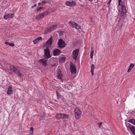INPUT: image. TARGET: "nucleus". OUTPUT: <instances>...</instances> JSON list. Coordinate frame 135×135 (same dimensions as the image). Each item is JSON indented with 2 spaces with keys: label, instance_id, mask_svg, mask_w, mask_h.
<instances>
[{
  "label": "nucleus",
  "instance_id": "obj_1",
  "mask_svg": "<svg viewBox=\"0 0 135 135\" xmlns=\"http://www.w3.org/2000/svg\"><path fill=\"white\" fill-rule=\"evenodd\" d=\"M10 68L11 70L14 72L18 76H21L22 74L20 73L19 70L16 68L14 66H10Z\"/></svg>",
  "mask_w": 135,
  "mask_h": 135
},
{
  "label": "nucleus",
  "instance_id": "obj_2",
  "mask_svg": "<svg viewBox=\"0 0 135 135\" xmlns=\"http://www.w3.org/2000/svg\"><path fill=\"white\" fill-rule=\"evenodd\" d=\"M44 56L45 59H48L50 58L51 56L50 54V51L48 47L44 50Z\"/></svg>",
  "mask_w": 135,
  "mask_h": 135
},
{
  "label": "nucleus",
  "instance_id": "obj_3",
  "mask_svg": "<svg viewBox=\"0 0 135 135\" xmlns=\"http://www.w3.org/2000/svg\"><path fill=\"white\" fill-rule=\"evenodd\" d=\"M48 13V12L47 11L45 12L44 13L38 15L36 16V20H39L44 17L47 16Z\"/></svg>",
  "mask_w": 135,
  "mask_h": 135
},
{
  "label": "nucleus",
  "instance_id": "obj_4",
  "mask_svg": "<svg viewBox=\"0 0 135 135\" xmlns=\"http://www.w3.org/2000/svg\"><path fill=\"white\" fill-rule=\"evenodd\" d=\"M69 24L70 26L76 29H79L80 28V27L78 24L74 22L70 21L69 22Z\"/></svg>",
  "mask_w": 135,
  "mask_h": 135
},
{
  "label": "nucleus",
  "instance_id": "obj_5",
  "mask_svg": "<svg viewBox=\"0 0 135 135\" xmlns=\"http://www.w3.org/2000/svg\"><path fill=\"white\" fill-rule=\"evenodd\" d=\"M79 52V50L78 49H76L73 51L72 53V57L75 60H76Z\"/></svg>",
  "mask_w": 135,
  "mask_h": 135
},
{
  "label": "nucleus",
  "instance_id": "obj_6",
  "mask_svg": "<svg viewBox=\"0 0 135 135\" xmlns=\"http://www.w3.org/2000/svg\"><path fill=\"white\" fill-rule=\"evenodd\" d=\"M75 115L76 117L79 119L80 117L81 114V112L78 109L76 108L75 110Z\"/></svg>",
  "mask_w": 135,
  "mask_h": 135
},
{
  "label": "nucleus",
  "instance_id": "obj_7",
  "mask_svg": "<svg viewBox=\"0 0 135 135\" xmlns=\"http://www.w3.org/2000/svg\"><path fill=\"white\" fill-rule=\"evenodd\" d=\"M57 44L59 47L60 48H62L64 47L65 45V42L62 40L60 39L59 40Z\"/></svg>",
  "mask_w": 135,
  "mask_h": 135
},
{
  "label": "nucleus",
  "instance_id": "obj_8",
  "mask_svg": "<svg viewBox=\"0 0 135 135\" xmlns=\"http://www.w3.org/2000/svg\"><path fill=\"white\" fill-rule=\"evenodd\" d=\"M57 27L56 25H52L50 26V28L45 31L46 33H48L55 30Z\"/></svg>",
  "mask_w": 135,
  "mask_h": 135
},
{
  "label": "nucleus",
  "instance_id": "obj_9",
  "mask_svg": "<svg viewBox=\"0 0 135 135\" xmlns=\"http://www.w3.org/2000/svg\"><path fill=\"white\" fill-rule=\"evenodd\" d=\"M53 40L52 38L51 37L44 44V46H47V47H50L51 46Z\"/></svg>",
  "mask_w": 135,
  "mask_h": 135
},
{
  "label": "nucleus",
  "instance_id": "obj_10",
  "mask_svg": "<svg viewBox=\"0 0 135 135\" xmlns=\"http://www.w3.org/2000/svg\"><path fill=\"white\" fill-rule=\"evenodd\" d=\"M70 71L72 74H75L76 73V68L72 64L70 65Z\"/></svg>",
  "mask_w": 135,
  "mask_h": 135
},
{
  "label": "nucleus",
  "instance_id": "obj_11",
  "mask_svg": "<svg viewBox=\"0 0 135 135\" xmlns=\"http://www.w3.org/2000/svg\"><path fill=\"white\" fill-rule=\"evenodd\" d=\"M66 4L70 7H72L75 5L76 3L74 1H67L65 2Z\"/></svg>",
  "mask_w": 135,
  "mask_h": 135
},
{
  "label": "nucleus",
  "instance_id": "obj_12",
  "mask_svg": "<svg viewBox=\"0 0 135 135\" xmlns=\"http://www.w3.org/2000/svg\"><path fill=\"white\" fill-rule=\"evenodd\" d=\"M39 64L44 66H46L47 65V60L44 59H41L38 60Z\"/></svg>",
  "mask_w": 135,
  "mask_h": 135
},
{
  "label": "nucleus",
  "instance_id": "obj_13",
  "mask_svg": "<svg viewBox=\"0 0 135 135\" xmlns=\"http://www.w3.org/2000/svg\"><path fill=\"white\" fill-rule=\"evenodd\" d=\"M14 14L13 13H9L5 15L4 16V19H7L8 18H11L13 17Z\"/></svg>",
  "mask_w": 135,
  "mask_h": 135
},
{
  "label": "nucleus",
  "instance_id": "obj_14",
  "mask_svg": "<svg viewBox=\"0 0 135 135\" xmlns=\"http://www.w3.org/2000/svg\"><path fill=\"white\" fill-rule=\"evenodd\" d=\"M12 93V87L11 86H9L8 89L7 94L8 95H10Z\"/></svg>",
  "mask_w": 135,
  "mask_h": 135
},
{
  "label": "nucleus",
  "instance_id": "obj_15",
  "mask_svg": "<svg viewBox=\"0 0 135 135\" xmlns=\"http://www.w3.org/2000/svg\"><path fill=\"white\" fill-rule=\"evenodd\" d=\"M60 52L61 51L59 49H56L54 51L53 54L54 56H57L59 55Z\"/></svg>",
  "mask_w": 135,
  "mask_h": 135
},
{
  "label": "nucleus",
  "instance_id": "obj_16",
  "mask_svg": "<svg viewBox=\"0 0 135 135\" xmlns=\"http://www.w3.org/2000/svg\"><path fill=\"white\" fill-rule=\"evenodd\" d=\"M135 66V65L133 63H131L130 64L129 66L128 69L127 71V72L128 73L130 72L132 69Z\"/></svg>",
  "mask_w": 135,
  "mask_h": 135
},
{
  "label": "nucleus",
  "instance_id": "obj_17",
  "mask_svg": "<svg viewBox=\"0 0 135 135\" xmlns=\"http://www.w3.org/2000/svg\"><path fill=\"white\" fill-rule=\"evenodd\" d=\"M129 128L131 130L132 133L135 135V127L130 126L129 127Z\"/></svg>",
  "mask_w": 135,
  "mask_h": 135
},
{
  "label": "nucleus",
  "instance_id": "obj_18",
  "mask_svg": "<svg viewBox=\"0 0 135 135\" xmlns=\"http://www.w3.org/2000/svg\"><path fill=\"white\" fill-rule=\"evenodd\" d=\"M56 118L59 119H62L63 117V114L61 113L57 114L56 115Z\"/></svg>",
  "mask_w": 135,
  "mask_h": 135
},
{
  "label": "nucleus",
  "instance_id": "obj_19",
  "mask_svg": "<svg viewBox=\"0 0 135 135\" xmlns=\"http://www.w3.org/2000/svg\"><path fill=\"white\" fill-rule=\"evenodd\" d=\"M66 59V58L64 56H61L60 57L59 59V62H63Z\"/></svg>",
  "mask_w": 135,
  "mask_h": 135
},
{
  "label": "nucleus",
  "instance_id": "obj_20",
  "mask_svg": "<svg viewBox=\"0 0 135 135\" xmlns=\"http://www.w3.org/2000/svg\"><path fill=\"white\" fill-rule=\"evenodd\" d=\"M64 87L65 88L66 90L67 91L69 90L70 89V87L71 86L70 85H68L67 84H64V85H63Z\"/></svg>",
  "mask_w": 135,
  "mask_h": 135
},
{
  "label": "nucleus",
  "instance_id": "obj_21",
  "mask_svg": "<svg viewBox=\"0 0 135 135\" xmlns=\"http://www.w3.org/2000/svg\"><path fill=\"white\" fill-rule=\"evenodd\" d=\"M57 76V77L58 79H61V78L62 76V75L61 73V71H59L58 72Z\"/></svg>",
  "mask_w": 135,
  "mask_h": 135
},
{
  "label": "nucleus",
  "instance_id": "obj_22",
  "mask_svg": "<svg viewBox=\"0 0 135 135\" xmlns=\"http://www.w3.org/2000/svg\"><path fill=\"white\" fill-rule=\"evenodd\" d=\"M42 38L41 37H39L36 39L33 40V42L34 44H36Z\"/></svg>",
  "mask_w": 135,
  "mask_h": 135
},
{
  "label": "nucleus",
  "instance_id": "obj_23",
  "mask_svg": "<svg viewBox=\"0 0 135 135\" xmlns=\"http://www.w3.org/2000/svg\"><path fill=\"white\" fill-rule=\"evenodd\" d=\"M5 44L6 45H9L10 46L13 47L15 45L13 43H10L9 42H5Z\"/></svg>",
  "mask_w": 135,
  "mask_h": 135
},
{
  "label": "nucleus",
  "instance_id": "obj_24",
  "mask_svg": "<svg viewBox=\"0 0 135 135\" xmlns=\"http://www.w3.org/2000/svg\"><path fill=\"white\" fill-rule=\"evenodd\" d=\"M121 118L122 119H124V120H126V116L125 115H124L123 114H122L121 115Z\"/></svg>",
  "mask_w": 135,
  "mask_h": 135
},
{
  "label": "nucleus",
  "instance_id": "obj_25",
  "mask_svg": "<svg viewBox=\"0 0 135 135\" xmlns=\"http://www.w3.org/2000/svg\"><path fill=\"white\" fill-rule=\"evenodd\" d=\"M63 117L62 119H68L69 117V116L66 114H63Z\"/></svg>",
  "mask_w": 135,
  "mask_h": 135
},
{
  "label": "nucleus",
  "instance_id": "obj_26",
  "mask_svg": "<svg viewBox=\"0 0 135 135\" xmlns=\"http://www.w3.org/2000/svg\"><path fill=\"white\" fill-rule=\"evenodd\" d=\"M128 122L131 123L133 124H135V120L133 119L130 120Z\"/></svg>",
  "mask_w": 135,
  "mask_h": 135
},
{
  "label": "nucleus",
  "instance_id": "obj_27",
  "mask_svg": "<svg viewBox=\"0 0 135 135\" xmlns=\"http://www.w3.org/2000/svg\"><path fill=\"white\" fill-rule=\"evenodd\" d=\"M122 12L124 13L126 12V9L123 6H122Z\"/></svg>",
  "mask_w": 135,
  "mask_h": 135
},
{
  "label": "nucleus",
  "instance_id": "obj_28",
  "mask_svg": "<svg viewBox=\"0 0 135 135\" xmlns=\"http://www.w3.org/2000/svg\"><path fill=\"white\" fill-rule=\"evenodd\" d=\"M94 52V51L93 50H91L90 53V57L91 59H92L93 58Z\"/></svg>",
  "mask_w": 135,
  "mask_h": 135
},
{
  "label": "nucleus",
  "instance_id": "obj_29",
  "mask_svg": "<svg viewBox=\"0 0 135 135\" xmlns=\"http://www.w3.org/2000/svg\"><path fill=\"white\" fill-rule=\"evenodd\" d=\"M95 69V66L93 64H92L91 66V71H94Z\"/></svg>",
  "mask_w": 135,
  "mask_h": 135
},
{
  "label": "nucleus",
  "instance_id": "obj_30",
  "mask_svg": "<svg viewBox=\"0 0 135 135\" xmlns=\"http://www.w3.org/2000/svg\"><path fill=\"white\" fill-rule=\"evenodd\" d=\"M30 129L31 131V133L32 134L33 133V129L32 127H31Z\"/></svg>",
  "mask_w": 135,
  "mask_h": 135
},
{
  "label": "nucleus",
  "instance_id": "obj_31",
  "mask_svg": "<svg viewBox=\"0 0 135 135\" xmlns=\"http://www.w3.org/2000/svg\"><path fill=\"white\" fill-rule=\"evenodd\" d=\"M122 0H119L118 1V6H121L120 3H121Z\"/></svg>",
  "mask_w": 135,
  "mask_h": 135
},
{
  "label": "nucleus",
  "instance_id": "obj_32",
  "mask_svg": "<svg viewBox=\"0 0 135 135\" xmlns=\"http://www.w3.org/2000/svg\"><path fill=\"white\" fill-rule=\"evenodd\" d=\"M102 124V123H99L98 126L99 127L101 128V126Z\"/></svg>",
  "mask_w": 135,
  "mask_h": 135
},
{
  "label": "nucleus",
  "instance_id": "obj_33",
  "mask_svg": "<svg viewBox=\"0 0 135 135\" xmlns=\"http://www.w3.org/2000/svg\"><path fill=\"white\" fill-rule=\"evenodd\" d=\"M42 9V8L41 7H40L39 8L37 9V10L38 11H39L41 9Z\"/></svg>",
  "mask_w": 135,
  "mask_h": 135
},
{
  "label": "nucleus",
  "instance_id": "obj_34",
  "mask_svg": "<svg viewBox=\"0 0 135 135\" xmlns=\"http://www.w3.org/2000/svg\"><path fill=\"white\" fill-rule=\"evenodd\" d=\"M56 94L57 96V97H58L59 96V93L57 91H56Z\"/></svg>",
  "mask_w": 135,
  "mask_h": 135
},
{
  "label": "nucleus",
  "instance_id": "obj_35",
  "mask_svg": "<svg viewBox=\"0 0 135 135\" xmlns=\"http://www.w3.org/2000/svg\"><path fill=\"white\" fill-rule=\"evenodd\" d=\"M94 71H91L92 75H94Z\"/></svg>",
  "mask_w": 135,
  "mask_h": 135
},
{
  "label": "nucleus",
  "instance_id": "obj_36",
  "mask_svg": "<svg viewBox=\"0 0 135 135\" xmlns=\"http://www.w3.org/2000/svg\"><path fill=\"white\" fill-rule=\"evenodd\" d=\"M36 4H34V6H32L31 7H32V8H33L34 7H36Z\"/></svg>",
  "mask_w": 135,
  "mask_h": 135
},
{
  "label": "nucleus",
  "instance_id": "obj_37",
  "mask_svg": "<svg viewBox=\"0 0 135 135\" xmlns=\"http://www.w3.org/2000/svg\"><path fill=\"white\" fill-rule=\"evenodd\" d=\"M111 1V0H110L108 2V4H110V2Z\"/></svg>",
  "mask_w": 135,
  "mask_h": 135
},
{
  "label": "nucleus",
  "instance_id": "obj_38",
  "mask_svg": "<svg viewBox=\"0 0 135 135\" xmlns=\"http://www.w3.org/2000/svg\"><path fill=\"white\" fill-rule=\"evenodd\" d=\"M125 124L126 125V122H125Z\"/></svg>",
  "mask_w": 135,
  "mask_h": 135
},
{
  "label": "nucleus",
  "instance_id": "obj_39",
  "mask_svg": "<svg viewBox=\"0 0 135 135\" xmlns=\"http://www.w3.org/2000/svg\"><path fill=\"white\" fill-rule=\"evenodd\" d=\"M38 5H40V3H38Z\"/></svg>",
  "mask_w": 135,
  "mask_h": 135
}]
</instances>
